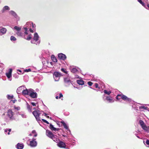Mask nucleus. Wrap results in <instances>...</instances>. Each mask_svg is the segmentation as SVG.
Instances as JSON below:
<instances>
[{"instance_id": "nucleus-1", "label": "nucleus", "mask_w": 149, "mask_h": 149, "mask_svg": "<svg viewBox=\"0 0 149 149\" xmlns=\"http://www.w3.org/2000/svg\"><path fill=\"white\" fill-rule=\"evenodd\" d=\"M39 37L37 33L35 32L34 34L33 39L31 40V42L36 45L39 44L40 43V40L39 39Z\"/></svg>"}, {"instance_id": "nucleus-2", "label": "nucleus", "mask_w": 149, "mask_h": 149, "mask_svg": "<svg viewBox=\"0 0 149 149\" xmlns=\"http://www.w3.org/2000/svg\"><path fill=\"white\" fill-rule=\"evenodd\" d=\"M14 111L12 109H9L8 110L7 116L10 120H13L15 119V118L14 116Z\"/></svg>"}, {"instance_id": "nucleus-3", "label": "nucleus", "mask_w": 149, "mask_h": 149, "mask_svg": "<svg viewBox=\"0 0 149 149\" xmlns=\"http://www.w3.org/2000/svg\"><path fill=\"white\" fill-rule=\"evenodd\" d=\"M116 98L118 100L122 98L124 100L129 102H130L132 101L131 99L128 98L126 96L123 94L118 95L116 96Z\"/></svg>"}, {"instance_id": "nucleus-4", "label": "nucleus", "mask_w": 149, "mask_h": 149, "mask_svg": "<svg viewBox=\"0 0 149 149\" xmlns=\"http://www.w3.org/2000/svg\"><path fill=\"white\" fill-rule=\"evenodd\" d=\"M53 74V77L55 81H58L60 77L61 76V73L57 72H54Z\"/></svg>"}, {"instance_id": "nucleus-5", "label": "nucleus", "mask_w": 149, "mask_h": 149, "mask_svg": "<svg viewBox=\"0 0 149 149\" xmlns=\"http://www.w3.org/2000/svg\"><path fill=\"white\" fill-rule=\"evenodd\" d=\"M32 113L38 122L40 120V113H39V112H38L37 111H35L33 112Z\"/></svg>"}, {"instance_id": "nucleus-6", "label": "nucleus", "mask_w": 149, "mask_h": 149, "mask_svg": "<svg viewBox=\"0 0 149 149\" xmlns=\"http://www.w3.org/2000/svg\"><path fill=\"white\" fill-rule=\"evenodd\" d=\"M29 146L31 147H34L37 146V143L36 139L33 138L31 140H29Z\"/></svg>"}, {"instance_id": "nucleus-7", "label": "nucleus", "mask_w": 149, "mask_h": 149, "mask_svg": "<svg viewBox=\"0 0 149 149\" xmlns=\"http://www.w3.org/2000/svg\"><path fill=\"white\" fill-rule=\"evenodd\" d=\"M30 92L29 95L31 97L35 98L37 96L36 93L35 92L34 90L32 89H30Z\"/></svg>"}, {"instance_id": "nucleus-8", "label": "nucleus", "mask_w": 149, "mask_h": 149, "mask_svg": "<svg viewBox=\"0 0 149 149\" xmlns=\"http://www.w3.org/2000/svg\"><path fill=\"white\" fill-rule=\"evenodd\" d=\"M12 69H10L8 72H7L6 74V75L7 76L8 79L10 81H11L12 79Z\"/></svg>"}, {"instance_id": "nucleus-9", "label": "nucleus", "mask_w": 149, "mask_h": 149, "mask_svg": "<svg viewBox=\"0 0 149 149\" xmlns=\"http://www.w3.org/2000/svg\"><path fill=\"white\" fill-rule=\"evenodd\" d=\"M139 123L142 128L145 131L147 132L148 130V128L146 126L144 122L142 120H140Z\"/></svg>"}, {"instance_id": "nucleus-10", "label": "nucleus", "mask_w": 149, "mask_h": 149, "mask_svg": "<svg viewBox=\"0 0 149 149\" xmlns=\"http://www.w3.org/2000/svg\"><path fill=\"white\" fill-rule=\"evenodd\" d=\"M9 14L13 16L16 18L17 20L19 19V17L18 16L16 13L13 10H11L9 12Z\"/></svg>"}, {"instance_id": "nucleus-11", "label": "nucleus", "mask_w": 149, "mask_h": 149, "mask_svg": "<svg viewBox=\"0 0 149 149\" xmlns=\"http://www.w3.org/2000/svg\"><path fill=\"white\" fill-rule=\"evenodd\" d=\"M6 28L2 26H0V36H2L5 34L7 31Z\"/></svg>"}, {"instance_id": "nucleus-12", "label": "nucleus", "mask_w": 149, "mask_h": 149, "mask_svg": "<svg viewBox=\"0 0 149 149\" xmlns=\"http://www.w3.org/2000/svg\"><path fill=\"white\" fill-rule=\"evenodd\" d=\"M64 81L67 86H68L72 84L70 78L68 77L64 78Z\"/></svg>"}, {"instance_id": "nucleus-13", "label": "nucleus", "mask_w": 149, "mask_h": 149, "mask_svg": "<svg viewBox=\"0 0 149 149\" xmlns=\"http://www.w3.org/2000/svg\"><path fill=\"white\" fill-rule=\"evenodd\" d=\"M78 68L74 66H72L70 67V69L71 71L74 73H75L78 71Z\"/></svg>"}, {"instance_id": "nucleus-14", "label": "nucleus", "mask_w": 149, "mask_h": 149, "mask_svg": "<svg viewBox=\"0 0 149 149\" xmlns=\"http://www.w3.org/2000/svg\"><path fill=\"white\" fill-rule=\"evenodd\" d=\"M57 146L61 148H65L66 145L63 142L61 141H59V142L58 143Z\"/></svg>"}, {"instance_id": "nucleus-15", "label": "nucleus", "mask_w": 149, "mask_h": 149, "mask_svg": "<svg viewBox=\"0 0 149 149\" xmlns=\"http://www.w3.org/2000/svg\"><path fill=\"white\" fill-rule=\"evenodd\" d=\"M31 25L27 24V23L24 26V29L25 31L24 32V34H28L27 33V30L31 28Z\"/></svg>"}, {"instance_id": "nucleus-16", "label": "nucleus", "mask_w": 149, "mask_h": 149, "mask_svg": "<svg viewBox=\"0 0 149 149\" xmlns=\"http://www.w3.org/2000/svg\"><path fill=\"white\" fill-rule=\"evenodd\" d=\"M58 56L59 59L63 60H64L66 58V56L65 55L61 53L59 54Z\"/></svg>"}, {"instance_id": "nucleus-17", "label": "nucleus", "mask_w": 149, "mask_h": 149, "mask_svg": "<svg viewBox=\"0 0 149 149\" xmlns=\"http://www.w3.org/2000/svg\"><path fill=\"white\" fill-rule=\"evenodd\" d=\"M10 9V8L8 6H6L3 7L1 11L2 13H4L8 11H9Z\"/></svg>"}, {"instance_id": "nucleus-18", "label": "nucleus", "mask_w": 149, "mask_h": 149, "mask_svg": "<svg viewBox=\"0 0 149 149\" xmlns=\"http://www.w3.org/2000/svg\"><path fill=\"white\" fill-rule=\"evenodd\" d=\"M30 91V89H28L26 88H24L22 90V94L24 95H29Z\"/></svg>"}, {"instance_id": "nucleus-19", "label": "nucleus", "mask_w": 149, "mask_h": 149, "mask_svg": "<svg viewBox=\"0 0 149 149\" xmlns=\"http://www.w3.org/2000/svg\"><path fill=\"white\" fill-rule=\"evenodd\" d=\"M46 134L47 136L50 138H51L54 135L51 131L48 130H46Z\"/></svg>"}, {"instance_id": "nucleus-20", "label": "nucleus", "mask_w": 149, "mask_h": 149, "mask_svg": "<svg viewBox=\"0 0 149 149\" xmlns=\"http://www.w3.org/2000/svg\"><path fill=\"white\" fill-rule=\"evenodd\" d=\"M24 88H25V86L23 85L21 86L18 87L17 90V92L18 94L20 93L21 91L22 92V90L24 89Z\"/></svg>"}, {"instance_id": "nucleus-21", "label": "nucleus", "mask_w": 149, "mask_h": 149, "mask_svg": "<svg viewBox=\"0 0 149 149\" xmlns=\"http://www.w3.org/2000/svg\"><path fill=\"white\" fill-rule=\"evenodd\" d=\"M27 34H25V35L23 37L26 39L29 40L31 39L32 38V36L31 34H29L28 35Z\"/></svg>"}, {"instance_id": "nucleus-22", "label": "nucleus", "mask_w": 149, "mask_h": 149, "mask_svg": "<svg viewBox=\"0 0 149 149\" xmlns=\"http://www.w3.org/2000/svg\"><path fill=\"white\" fill-rule=\"evenodd\" d=\"M106 99L109 103H112L114 102V100L113 98L110 96H107Z\"/></svg>"}, {"instance_id": "nucleus-23", "label": "nucleus", "mask_w": 149, "mask_h": 149, "mask_svg": "<svg viewBox=\"0 0 149 149\" xmlns=\"http://www.w3.org/2000/svg\"><path fill=\"white\" fill-rule=\"evenodd\" d=\"M57 136H56L54 135L51 139H52L54 141L58 143L59 142V140L57 138Z\"/></svg>"}, {"instance_id": "nucleus-24", "label": "nucleus", "mask_w": 149, "mask_h": 149, "mask_svg": "<svg viewBox=\"0 0 149 149\" xmlns=\"http://www.w3.org/2000/svg\"><path fill=\"white\" fill-rule=\"evenodd\" d=\"M61 123L63 125L64 127L67 130H68L69 132L70 133V131L69 130L68 126L66 125L65 123L63 121H61Z\"/></svg>"}, {"instance_id": "nucleus-25", "label": "nucleus", "mask_w": 149, "mask_h": 149, "mask_svg": "<svg viewBox=\"0 0 149 149\" xmlns=\"http://www.w3.org/2000/svg\"><path fill=\"white\" fill-rule=\"evenodd\" d=\"M18 114L24 118H26L27 116L26 115L25 113L23 112H18Z\"/></svg>"}, {"instance_id": "nucleus-26", "label": "nucleus", "mask_w": 149, "mask_h": 149, "mask_svg": "<svg viewBox=\"0 0 149 149\" xmlns=\"http://www.w3.org/2000/svg\"><path fill=\"white\" fill-rule=\"evenodd\" d=\"M49 128L52 131H56L58 130V129L54 127L53 125L51 124H50L49 125Z\"/></svg>"}, {"instance_id": "nucleus-27", "label": "nucleus", "mask_w": 149, "mask_h": 149, "mask_svg": "<svg viewBox=\"0 0 149 149\" xmlns=\"http://www.w3.org/2000/svg\"><path fill=\"white\" fill-rule=\"evenodd\" d=\"M24 147V145L23 144L18 143L17 145V148L18 149H22Z\"/></svg>"}, {"instance_id": "nucleus-28", "label": "nucleus", "mask_w": 149, "mask_h": 149, "mask_svg": "<svg viewBox=\"0 0 149 149\" xmlns=\"http://www.w3.org/2000/svg\"><path fill=\"white\" fill-rule=\"evenodd\" d=\"M77 83L80 85H83L84 84V81L81 80H78L77 81Z\"/></svg>"}, {"instance_id": "nucleus-29", "label": "nucleus", "mask_w": 149, "mask_h": 149, "mask_svg": "<svg viewBox=\"0 0 149 149\" xmlns=\"http://www.w3.org/2000/svg\"><path fill=\"white\" fill-rule=\"evenodd\" d=\"M31 25V26L33 28H34L35 27V25L34 24H33V23L31 22H27V24Z\"/></svg>"}, {"instance_id": "nucleus-30", "label": "nucleus", "mask_w": 149, "mask_h": 149, "mask_svg": "<svg viewBox=\"0 0 149 149\" xmlns=\"http://www.w3.org/2000/svg\"><path fill=\"white\" fill-rule=\"evenodd\" d=\"M138 1L140 4H141L143 7H144L146 8H147L145 3L143 2L141 0H138Z\"/></svg>"}, {"instance_id": "nucleus-31", "label": "nucleus", "mask_w": 149, "mask_h": 149, "mask_svg": "<svg viewBox=\"0 0 149 149\" xmlns=\"http://www.w3.org/2000/svg\"><path fill=\"white\" fill-rule=\"evenodd\" d=\"M143 143L147 147H149V140H147L146 141L145 143V141H143Z\"/></svg>"}, {"instance_id": "nucleus-32", "label": "nucleus", "mask_w": 149, "mask_h": 149, "mask_svg": "<svg viewBox=\"0 0 149 149\" xmlns=\"http://www.w3.org/2000/svg\"><path fill=\"white\" fill-rule=\"evenodd\" d=\"M51 57L52 60L53 62H57V59L54 55H52Z\"/></svg>"}, {"instance_id": "nucleus-33", "label": "nucleus", "mask_w": 149, "mask_h": 149, "mask_svg": "<svg viewBox=\"0 0 149 149\" xmlns=\"http://www.w3.org/2000/svg\"><path fill=\"white\" fill-rule=\"evenodd\" d=\"M13 29L15 30H16L17 31H20L21 29V28L18 27L17 26H15L13 28Z\"/></svg>"}, {"instance_id": "nucleus-34", "label": "nucleus", "mask_w": 149, "mask_h": 149, "mask_svg": "<svg viewBox=\"0 0 149 149\" xmlns=\"http://www.w3.org/2000/svg\"><path fill=\"white\" fill-rule=\"evenodd\" d=\"M104 93L107 95H109L111 93V91H108L107 90H104Z\"/></svg>"}, {"instance_id": "nucleus-35", "label": "nucleus", "mask_w": 149, "mask_h": 149, "mask_svg": "<svg viewBox=\"0 0 149 149\" xmlns=\"http://www.w3.org/2000/svg\"><path fill=\"white\" fill-rule=\"evenodd\" d=\"M16 34L18 36H23V33L20 31H17Z\"/></svg>"}, {"instance_id": "nucleus-36", "label": "nucleus", "mask_w": 149, "mask_h": 149, "mask_svg": "<svg viewBox=\"0 0 149 149\" xmlns=\"http://www.w3.org/2000/svg\"><path fill=\"white\" fill-rule=\"evenodd\" d=\"M6 97L8 99L10 100L13 98V95H7Z\"/></svg>"}, {"instance_id": "nucleus-37", "label": "nucleus", "mask_w": 149, "mask_h": 149, "mask_svg": "<svg viewBox=\"0 0 149 149\" xmlns=\"http://www.w3.org/2000/svg\"><path fill=\"white\" fill-rule=\"evenodd\" d=\"M59 96L58 97V96H56V98L57 99H60L61 97H63V95L61 93H60L59 94Z\"/></svg>"}, {"instance_id": "nucleus-38", "label": "nucleus", "mask_w": 149, "mask_h": 149, "mask_svg": "<svg viewBox=\"0 0 149 149\" xmlns=\"http://www.w3.org/2000/svg\"><path fill=\"white\" fill-rule=\"evenodd\" d=\"M15 112V110H17V111L19 110L20 109V107H14V108L13 109H12Z\"/></svg>"}, {"instance_id": "nucleus-39", "label": "nucleus", "mask_w": 149, "mask_h": 149, "mask_svg": "<svg viewBox=\"0 0 149 149\" xmlns=\"http://www.w3.org/2000/svg\"><path fill=\"white\" fill-rule=\"evenodd\" d=\"M139 108L140 109H147V107H145L144 106L142 105L139 107Z\"/></svg>"}, {"instance_id": "nucleus-40", "label": "nucleus", "mask_w": 149, "mask_h": 149, "mask_svg": "<svg viewBox=\"0 0 149 149\" xmlns=\"http://www.w3.org/2000/svg\"><path fill=\"white\" fill-rule=\"evenodd\" d=\"M10 39L12 41H15L16 40V38L15 37L13 36H11L10 37Z\"/></svg>"}, {"instance_id": "nucleus-41", "label": "nucleus", "mask_w": 149, "mask_h": 149, "mask_svg": "<svg viewBox=\"0 0 149 149\" xmlns=\"http://www.w3.org/2000/svg\"><path fill=\"white\" fill-rule=\"evenodd\" d=\"M27 109H28L29 111H31V108L30 107V106L29 105V104L28 103H27Z\"/></svg>"}, {"instance_id": "nucleus-42", "label": "nucleus", "mask_w": 149, "mask_h": 149, "mask_svg": "<svg viewBox=\"0 0 149 149\" xmlns=\"http://www.w3.org/2000/svg\"><path fill=\"white\" fill-rule=\"evenodd\" d=\"M61 71H62V72H63L64 73H65L66 74H67L68 73V71H67L66 70H65V69H64V68H62L61 69Z\"/></svg>"}, {"instance_id": "nucleus-43", "label": "nucleus", "mask_w": 149, "mask_h": 149, "mask_svg": "<svg viewBox=\"0 0 149 149\" xmlns=\"http://www.w3.org/2000/svg\"><path fill=\"white\" fill-rule=\"evenodd\" d=\"M95 86L96 88L100 89V87L98 86V84L96 83H95Z\"/></svg>"}, {"instance_id": "nucleus-44", "label": "nucleus", "mask_w": 149, "mask_h": 149, "mask_svg": "<svg viewBox=\"0 0 149 149\" xmlns=\"http://www.w3.org/2000/svg\"><path fill=\"white\" fill-rule=\"evenodd\" d=\"M31 70L30 69H25L24 70V71L25 72H31Z\"/></svg>"}, {"instance_id": "nucleus-45", "label": "nucleus", "mask_w": 149, "mask_h": 149, "mask_svg": "<svg viewBox=\"0 0 149 149\" xmlns=\"http://www.w3.org/2000/svg\"><path fill=\"white\" fill-rule=\"evenodd\" d=\"M42 120L44 122L46 123L47 124H49V123L46 120H45L44 119H42Z\"/></svg>"}, {"instance_id": "nucleus-46", "label": "nucleus", "mask_w": 149, "mask_h": 149, "mask_svg": "<svg viewBox=\"0 0 149 149\" xmlns=\"http://www.w3.org/2000/svg\"><path fill=\"white\" fill-rule=\"evenodd\" d=\"M93 83L91 81H89L88 82V84L89 86H91L93 84Z\"/></svg>"}, {"instance_id": "nucleus-47", "label": "nucleus", "mask_w": 149, "mask_h": 149, "mask_svg": "<svg viewBox=\"0 0 149 149\" xmlns=\"http://www.w3.org/2000/svg\"><path fill=\"white\" fill-rule=\"evenodd\" d=\"M8 129H6L4 131H5V133L6 134L7 133H8Z\"/></svg>"}, {"instance_id": "nucleus-48", "label": "nucleus", "mask_w": 149, "mask_h": 149, "mask_svg": "<svg viewBox=\"0 0 149 149\" xmlns=\"http://www.w3.org/2000/svg\"><path fill=\"white\" fill-rule=\"evenodd\" d=\"M31 104L33 106H36V103L34 102H32L31 103Z\"/></svg>"}, {"instance_id": "nucleus-49", "label": "nucleus", "mask_w": 149, "mask_h": 149, "mask_svg": "<svg viewBox=\"0 0 149 149\" xmlns=\"http://www.w3.org/2000/svg\"><path fill=\"white\" fill-rule=\"evenodd\" d=\"M11 131V129H9V130H8V135H9L10 134V131Z\"/></svg>"}, {"instance_id": "nucleus-50", "label": "nucleus", "mask_w": 149, "mask_h": 149, "mask_svg": "<svg viewBox=\"0 0 149 149\" xmlns=\"http://www.w3.org/2000/svg\"><path fill=\"white\" fill-rule=\"evenodd\" d=\"M30 31L31 32H33V30L31 29V28L29 29Z\"/></svg>"}, {"instance_id": "nucleus-51", "label": "nucleus", "mask_w": 149, "mask_h": 149, "mask_svg": "<svg viewBox=\"0 0 149 149\" xmlns=\"http://www.w3.org/2000/svg\"><path fill=\"white\" fill-rule=\"evenodd\" d=\"M16 101V100H13V103H15V102Z\"/></svg>"}, {"instance_id": "nucleus-52", "label": "nucleus", "mask_w": 149, "mask_h": 149, "mask_svg": "<svg viewBox=\"0 0 149 149\" xmlns=\"http://www.w3.org/2000/svg\"><path fill=\"white\" fill-rule=\"evenodd\" d=\"M35 130H33L32 131V133H35Z\"/></svg>"}, {"instance_id": "nucleus-53", "label": "nucleus", "mask_w": 149, "mask_h": 149, "mask_svg": "<svg viewBox=\"0 0 149 149\" xmlns=\"http://www.w3.org/2000/svg\"><path fill=\"white\" fill-rule=\"evenodd\" d=\"M37 136V134H35L34 135V136L35 137H36V136Z\"/></svg>"}, {"instance_id": "nucleus-54", "label": "nucleus", "mask_w": 149, "mask_h": 149, "mask_svg": "<svg viewBox=\"0 0 149 149\" xmlns=\"http://www.w3.org/2000/svg\"><path fill=\"white\" fill-rule=\"evenodd\" d=\"M147 6L149 8V4H147Z\"/></svg>"}, {"instance_id": "nucleus-55", "label": "nucleus", "mask_w": 149, "mask_h": 149, "mask_svg": "<svg viewBox=\"0 0 149 149\" xmlns=\"http://www.w3.org/2000/svg\"><path fill=\"white\" fill-rule=\"evenodd\" d=\"M76 88H77L78 89H80V88H79V87H77Z\"/></svg>"}, {"instance_id": "nucleus-56", "label": "nucleus", "mask_w": 149, "mask_h": 149, "mask_svg": "<svg viewBox=\"0 0 149 149\" xmlns=\"http://www.w3.org/2000/svg\"><path fill=\"white\" fill-rule=\"evenodd\" d=\"M45 116H46V115H47L46 113H45Z\"/></svg>"}, {"instance_id": "nucleus-57", "label": "nucleus", "mask_w": 149, "mask_h": 149, "mask_svg": "<svg viewBox=\"0 0 149 149\" xmlns=\"http://www.w3.org/2000/svg\"><path fill=\"white\" fill-rule=\"evenodd\" d=\"M136 136L138 138H140L138 136Z\"/></svg>"}, {"instance_id": "nucleus-58", "label": "nucleus", "mask_w": 149, "mask_h": 149, "mask_svg": "<svg viewBox=\"0 0 149 149\" xmlns=\"http://www.w3.org/2000/svg\"><path fill=\"white\" fill-rule=\"evenodd\" d=\"M29 135L30 136H31V134H29Z\"/></svg>"}, {"instance_id": "nucleus-59", "label": "nucleus", "mask_w": 149, "mask_h": 149, "mask_svg": "<svg viewBox=\"0 0 149 149\" xmlns=\"http://www.w3.org/2000/svg\"><path fill=\"white\" fill-rule=\"evenodd\" d=\"M19 71L20 72H21V70H19Z\"/></svg>"}, {"instance_id": "nucleus-60", "label": "nucleus", "mask_w": 149, "mask_h": 149, "mask_svg": "<svg viewBox=\"0 0 149 149\" xmlns=\"http://www.w3.org/2000/svg\"><path fill=\"white\" fill-rule=\"evenodd\" d=\"M135 134V135H136V136H137V134Z\"/></svg>"}, {"instance_id": "nucleus-61", "label": "nucleus", "mask_w": 149, "mask_h": 149, "mask_svg": "<svg viewBox=\"0 0 149 149\" xmlns=\"http://www.w3.org/2000/svg\"><path fill=\"white\" fill-rule=\"evenodd\" d=\"M47 117L48 118H49V116H47Z\"/></svg>"}, {"instance_id": "nucleus-62", "label": "nucleus", "mask_w": 149, "mask_h": 149, "mask_svg": "<svg viewBox=\"0 0 149 149\" xmlns=\"http://www.w3.org/2000/svg\"><path fill=\"white\" fill-rule=\"evenodd\" d=\"M61 100H63V99H62Z\"/></svg>"}, {"instance_id": "nucleus-63", "label": "nucleus", "mask_w": 149, "mask_h": 149, "mask_svg": "<svg viewBox=\"0 0 149 149\" xmlns=\"http://www.w3.org/2000/svg\"><path fill=\"white\" fill-rule=\"evenodd\" d=\"M48 53H49V52H48ZM48 54H49L48 53Z\"/></svg>"}]
</instances>
